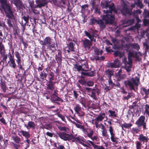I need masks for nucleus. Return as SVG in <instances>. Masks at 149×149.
<instances>
[{
  "label": "nucleus",
  "instance_id": "obj_64",
  "mask_svg": "<svg viewBox=\"0 0 149 149\" xmlns=\"http://www.w3.org/2000/svg\"><path fill=\"white\" fill-rule=\"evenodd\" d=\"M108 67L115 68H116L114 63H108Z\"/></svg>",
  "mask_w": 149,
  "mask_h": 149
},
{
  "label": "nucleus",
  "instance_id": "obj_46",
  "mask_svg": "<svg viewBox=\"0 0 149 149\" xmlns=\"http://www.w3.org/2000/svg\"><path fill=\"white\" fill-rule=\"evenodd\" d=\"M14 4L16 7L22 6V3L20 0H14Z\"/></svg>",
  "mask_w": 149,
  "mask_h": 149
},
{
  "label": "nucleus",
  "instance_id": "obj_32",
  "mask_svg": "<svg viewBox=\"0 0 149 149\" xmlns=\"http://www.w3.org/2000/svg\"><path fill=\"white\" fill-rule=\"evenodd\" d=\"M20 133H21L22 135L26 139H29L30 136V134L28 132L24 131L23 130H21L19 132Z\"/></svg>",
  "mask_w": 149,
  "mask_h": 149
},
{
  "label": "nucleus",
  "instance_id": "obj_3",
  "mask_svg": "<svg viewBox=\"0 0 149 149\" xmlns=\"http://www.w3.org/2000/svg\"><path fill=\"white\" fill-rule=\"evenodd\" d=\"M110 3V1L108 0H102L101 3L100 5L103 8L107 9L109 8V9L105 10H104V12L106 11V13H110L112 14V12H113L115 13H116L117 11L116 9L114 7V4L113 3Z\"/></svg>",
  "mask_w": 149,
  "mask_h": 149
},
{
  "label": "nucleus",
  "instance_id": "obj_33",
  "mask_svg": "<svg viewBox=\"0 0 149 149\" xmlns=\"http://www.w3.org/2000/svg\"><path fill=\"white\" fill-rule=\"evenodd\" d=\"M74 68L77 69V71L79 72L81 70L84 71H88V70L84 69L81 65L75 64L74 65Z\"/></svg>",
  "mask_w": 149,
  "mask_h": 149
},
{
  "label": "nucleus",
  "instance_id": "obj_54",
  "mask_svg": "<svg viewBox=\"0 0 149 149\" xmlns=\"http://www.w3.org/2000/svg\"><path fill=\"white\" fill-rule=\"evenodd\" d=\"M108 82L109 85L111 86V88H113L115 84L113 82L111 78L109 79Z\"/></svg>",
  "mask_w": 149,
  "mask_h": 149
},
{
  "label": "nucleus",
  "instance_id": "obj_20",
  "mask_svg": "<svg viewBox=\"0 0 149 149\" xmlns=\"http://www.w3.org/2000/svg\"><path fill=\"white\" fill-rule=\"evenodd\" d=\"M91 97H92L95 100H97V98L96 97V94L97 95H99V91L98 89H93L92 91H91Z\"/></svg>",
  "mask_w": 149,
  "mask_h": 149
},
{
  "label": "nucleus",
  "instance_id": "obj_44",
  "mask_svg": "<svg viewBox=\"0 0 149 149\" xmlns=\"http://www.w3.org/2000/svg\"><path fill=\"white\" fill-rule=\"evenodd\" d=\"M141 128L140 127H133L132 129V132L133 133L137 134L139 133L141 131Z\"/></svg>",
  "mask_w": 149,
  "mask_h": 149
},
{
  "label": "nucleus",
  "instance_id": "obj_2",
  "mask_svg": "<svg viewBox=\"0 0 149 149\" xmlns=\"http://www.w3.org/2000/svg\"><path fill=\"white\" fill-rule=\"evenodd\" d=\"M48 75L50 77H49L48 83L46 85L47 90L45 93V94H51L52 93V91L55 89L54 84L56 83L55 81H52L54 77L53 72H51L48 74Z\"/></svg>",
  "mask_w": 149,
  "mask_h": 149
},
{
  "label": "nucleus",
  "instance_id": "obj_47",
  "mask_svg": "<svg viewBox=\"0 0 149 149\" xmlns=\"http://www.w3.org/2000/svg\"><path fill=\"white\" fill-rule=\"evenodd\" d=\"M114 63L115 65L116 66V68L120 67L121 65V64L120 61L117 58H116L115 60Z\"/></svg>",
  "mask_w": 149,
  "mask_h": 149
},
{
  "label": "nucleus",
  "instance_id": "obj_8",
  "mask_svg": "<svg viewBox=\"0 0 149 149\" xmlns=\"http://www.w3.org/2000/svg\"><path fill=\"white\" fill-rule=\"evenodd\" d=\"M15 56L16 58V61L18 67L20 70H24V68L23 67V66L24 65V62L22 61L20 55L18 52H15Z\"/></svg>",
  "mask_w": 149,
  "mask_h": 149
},
{
  "label": "nucleus",
  "instance_id": "obj_49",
  "mask_svg": "<svg viewBox=\"0 0 149 149\" xmlns=\"http://www.w3.org/2000/svg\"><path fill=\"white\" fill-rule=\"evenodd\" d=\"M135 20L134 19H129L126 21V23L129 26L131 25L134 23Z\"/></svg>",
  "mask_w": 149,
  "mask_h": 149
},
{
  "label": "nucleus",
  "instance_id": "obj_28",
  "mask_svg": "<svg viewBox=\"0 0 149 149\" xmlns=\"http://www.w3.org/2000/svg\"><path fill=\"white\" fill-rule=\"evenodd\" d=\"M8 63L9 66L11 68L14 69L16 68L17 65L14 59H10V60H9L8 61Z\"/></svg>",
  "mask_w": 149,
  "mask_h": 149
},
{
  "label": "nucleus",
  "instance_id": "obj_10",
  "mask_svg": "<svg viewBox=\"0 0 149 149\" xmlns=\"http://www.w3.org/2000/svg\"><path fill=\"white\" fill-rule=\"evenodd\" d=\"M58 136L62 139L64 141H70L71 137L72 136V134H69L65 132H61L57 133Z\"/></svg>",
  "mask_w": 149,
  "mask_h": 149
},
{
  "label": "nucleus",
  "instance_id": "obj_13",
  "mask_svg": "<svg viewBox=\"0 0 149 149\" xmlns=\"http://www.w3.org/2000/svg\"><path fill=\"white\" fill-rule=\"evenodd\" d=\"M106 115L105 113H102L99 114L95 119V124L96 127H97L98 123L102 121L105 117Z\"/></svg>",
  "mask_w": 149,
  "mask_h": 149
},
{
  "label": "nucleus",
  "instance_id": "obj_43",
  "mask_svg": "<svg viewBox=\"0 0 149 149\" xmlns=\"http://www.w3.org/2000/svg\"><path fill=\"white\" fill-rule=\"evenodd\" d=\"M12 138L13 140L15 141L16 143H18L19 142L21 141L20 138L17 136H13Z\"/></svg>",
  "mask_w": 149,
  "mask_h": 149
},
{
  "label": "nucleus",
  "instance_id": "obj_15",
  "mask_svg": "<svg viewBox=\"0 0 149 149\" xmlns=\"http://www.w3.org/2000/svg\"><path fill=\"white\" fill-rule=\"evenodd\" d=\"M62 52L60 50H58L57 53L56 54L55 58L58 65L62 63Z\"/></svg>",
  "mask_w": 149,
  "mask_h": 149
},
{
  "label": "nucleus",
  "instance_id": "obj_41",
  "mask_svg": "<svg viewBox=\"0 0 149 149\" xmlns=\"http://www.w3.org/2000/svg\"><path fill=\"white\" fill-rule=\"evenodd\" d=\"M58 128L61 131H64L68 132L69 131V129L68 127H65L59 125L58 126Z\"/></svg>",
  "mask_w": 149,
  "mask_h": 149
},
{
  "label": "nucleus",
  "instance_id": "obj_60",
  "mask_svg": "<svg viewBox=\"0 0 149 149\" xmlns=\"http://www.w3.org/2000/svg\"><path fill=\"white\" fill-rule=\"evenodd\" d=\"M144 47L145 49V53H147L149 50V46L146 43H143Z\"/></svg>",
  "mask_w": 149,
  "mask_h": 149
},
{
  "label": "nucleus",
  "instance_id": "obj_23",
  "mask_svg": "<svg viewBox=\"0 0 149 149\" xmlns=\"http://www.w3.org/2000/svg\"><path fill=\"white\" fill-rule=\"evenodd\" d=\"M130 80L132 82L134 85L138 86L139 85L138 83L140 81V78L137 76H136L135 78L132 77L130 79Z\"/></svg>",
  "mask_w": 149,
  "mask_h": 149
},
{
  "label": "nucleus",
  "instance_id": "obj_5",
  "mask_svg": "<svg viewBox=\"0 0 149 149\" xmlns=\"http://www.w3.org/2000/svg\"><path fill=\"white\" fill-rule=\"evenodd\" d=\"M127 6L126 3L123 1V3L121 5L122 8L121 12L123 15L125 16H126L127 14L131 15L132 14V9L127 7Z\"/></svg>",
  "mask_w": 149,
  "mask_h": 149
},
{
  "label": "nucleus",
  "instance_id": "obj_40",
  "mask_svg": "<svg viewBox=\"0 0 149 149\" xmlns=\"http://www.w3.org/2000/svg\"><path fill=\"white\" fill-rule=\"evenodd\" d=\"M74 110L76 113L82 110L79 104H77L75 105L74 108Z\"/></svg>",
  "mask_w": 149,
  "mask_h": 149
},
{
  "label": "nucleus",
  "instance_id": "obj_12",
  "mask_svg": "<svg viewBox=\"0 0 149 149\" xmlns=\"http://www.w3.org/2000/svg\"><path fill=\"white\" fill-rule=\"evenodd\" d=\"M95 55L94 58L92 59L93 60H95L96 61H99L100 60V57L98 56L99 55H101L103 53V51L102 50H100L99 49L96 48L94 49Z\"/></svg>",
  "mask_w": 149,
  "mask_h": 149
},
{
  "label": "nucleus",
  "instance_id": "obj_24",
  "mask_svg": "<svg viewBox=\"0 0 149 149\" xmlns=\"http://www.w3.org/2000/svg\"><path fill=\"white\" fill-rule=\"evenodd\" d=\"M72 137L76 139V142H78L81 144L82 142H85L86 141V140L83 137L80 136L75 137L72 134Z\"/></svg>",
  "mask_w": 149,
  "mask_h": 149
},
{
  "label": "nucleus",
  "instance_id": "obj_14",
  "mask_svg": "<svg viewBox=\"0 0 149 149\" xmlns=\"http://www.w3.org/2000/svg\"><path fill=\"white\" fill-rule=\"evenodd\" d=\"M83 42V45L84 48L86 49H89L92 45V42L88 39L85 38L84 40H82Z\"/></svg>",
  "mask_w": 149,
  "mask_h": 149
},
{
  "label": "nucleus",
  "instance_id": "obj_25",
  "mask_svg": "<svg viewBox=\"0 0 149 149\" xmlns=\"http://www.w3.org/2000/svg\"><path fill=\"white\" fill-rule=\"evenodd\" d=\"M0 85L1 88L4 93H5L8 88L6 86V82L5 81L1 80L0 83Z\"/></svg>",
  "mask_w": 149,
  "mask_h": 149
},
{
  "label": "nucleus",
  "instance_id": "obj_37",
  "mask_svg": "<svg viewBox=\"0 0 149 149\" xmlns=\"http://www.w3.org/2000/svg\"><path fill=\"white\" fill-rule=\"evenodd\" d=\"M105 73L109 79L111 78V76L113 75V71L109 69H108L106 71Z\"/></svg>",
  "mask_w": 149,
  "mask_h": 149
},
{
  "label": "nucleus",
  "instance_id": "obj_4",
  "mask_svg": "<svg viewBox=\"0 0 149 149\" xmlns=\"http://www.w3.org/2000/svg\"><path fill=\"white\" fill-rule=\"evenodd\" d=\"M52 40V39L49 37H47L43 40H40L39 43L43 46H47L48 49L51 50L52 52H54L56 50L55 44Z\"/></svg>",
  "mask_w": 149,
  "mask_h": 149
},
{
  "label": "nucleus",
  "instance_id": "obj_45",
  "mask_svg": "<svg viewBox=\"0 0 149 149\" xmlns=\"http://www.w3.org/2000/svg\"><path fill=\"white\" fill-rule=\"evenodd\" d=\"M130 45L133 48L136 49L137 51L139 50L140 49V46L137 43L131 44Z\"/></svg>",
  "mask_w": 149,
  "mask_h": 149
},
{
  "label": "nucleus",
  "instance_id": "obj_18",
  "mask_svg": "<svg viewBox=\"0 0 149 149\" xmlns=\"http://www.w3.org/2000/svg\"><path fill=\"white\" fill-rule=\"evenodd\" d=\"M138 139L140 141V142H142L144 143L145 142L147 143L148 141V138L145 136H144L143 134H141L139 136Z\"/></svg>",
  "mask_w": 149,
  "mask_h": 149
},
{
  "label": "nucleus",
  "instance_id": "obj_35",
  "mask_svg": "<svg viewBox=\"0 0 149 149\" xmlns=\"http://www.w3.org/2000/svg\"><path fill=\"white\" fill-rule=\"evenodd\" d=\"M145 111L144 113L146 114V117H149V105L148 104H146L144 107Z\"/></svg>",
  "mask_w": 149,
  "mask_h": 149
},
{
  "label": "nucleus",
  "instance_id": "obj_16",
  "mask_svg": "<svg viewBox=\"0 0 149 149\" xmlns=\"http://www.w3.org/2000/svg\"><path fill=\"white\" fill-rule=\"evenodd\" d=\"M124 83L126 87H129L131 90H135L134 86L132 81L130 80V79L125 81Z\"/></svg>",
  "mask_w": 149,
  "mask_h": 149
},
{
  "label": "nucleus",
  "instance_id": "obj_59",
  "mask_svg": "<svg viewBox=\"0 0 149 149\" xmlns=\"http://www.w3.org/2000/svg\"><path fill=\"white\" fill-rule=\"evenodd\" d=\"M141 144L139 141L136 142V149H141Z\"/></svg>",
  "mask_w": 149,
  "mask_h": 149
},
{
  "label": "nucleus",
  "instance_id": "obj_61",
  "mask_svg": "<svg viewBox=\"0 0 149 149\" xmlns=\"http://www.w3.org/2000/svg\"><path fill=\"white\" fill-rule=\"evenodd\" d=\"M78 82L82 85L86 84V81L85 80V79H79L78 80Z\"/></svg>",
  "mask_w": 149,
  "mask_h": 149
},
{
  "label": "nucleus",
  "instance_id": "obj_39",
  "mask_svg": "<svg viewBox=\"0 0 149 149\" xmlns=\"http://www.w3.org/2000/svg\"><path fill=\"white\" fill-rule=\"evenodd\" d=\"M143 15L144 18H149V10L145 9L143 13Z\"/></svg>",
  "mask_w": 149,
  "mask_h": 149
},
{
  "label": "nucleus",
  "instance_id": "obj_19",
  "mask_svg": "<svg viewBox=\"0 0 149 149\" xmlns=\"http://www.w3.org/2000/svg\"><path fill=\"white\" fill-rule=\"evenodd\" d=\"M141 94L143 95L144 94L145 95V97H149V88L146 89L144 87H142L141 88Z\"/></svg>",
  "mask_w": 149,
  "mask_h": 149
},
{
  "label": "nucleus",
  "instance_id": "obj_50",
  "mask_svg": "<svg viewBox=\"0 0 149 149\" xmlns=\"http://www.w3.org/2000/svg\"><path fill=\"white\" fill-rule=\"evenodd\" d=\"M86 132L84 131L83 132L85 134H86L87 136L91 138H92V136H93V131H91L89 133H88L86 129Z\"/></svg>",
  "mask_w": 149,
  "mask_h": 149
},
{
  "label": "nucleus",
  "instance_id": "obj_34",
  "mask_svg": "<svg viewBox=\"0 0 149 149\" xmlns=\"http://www.w3.org/2000/svg\"><path fill=\"white\" fill-rule=\"evenodd\" d=\"M132 126V125L131 123H126L123 124H121L120 125V126L121 127L122 130L124 131H125V130L124 129V127L125 128H128Z\"/></svg>",
  "mask_w": 149,
  "mask_h": 149
},
{
  "label": "nucleus",
  "instance_id": "obj_30",
  "mask_svg": "<svg viewBox=\"0 0 149 149\" xmlns=\"http://www.w3.org/2000/svg\"><path fill=\"white\" fill-rule=\"evenodd\" d=\"M75 44L72 42H70L68 43V44L67 45V47L68 49H69L71 51V52H73L75 51Z\"/></svg>",
  "mask_w": 149,
  "mask_h": 149
},
{
  "label": "nucleus",
  "instance_id": "obj_51",
  "mask_svg": "<svg viewBox=\"0 0 149 149\" xmlns=\"http://www.w3.org/2000/svg\"><path fill=\"white\" fill-rule=\"evenodd\" d=\"M123 63L124 64L125 66H126L127 65H132V64H130L129 63V61H127L126 58L124 57L122 59Z\"/></svg>",
  "mask_w": 149,
  "mask_h": 149
},
{
  "label": "nucleus",
  "instance_id": "obj_48",
  "mask_svg": "<svg viewBox=\"0 0 149 149\" xmlns=\"http://www.w3.org/2000/svg\"><path fill=\"white\" fill-rule=\"evenodd\" d=\"M90 24L92 25H94L96 23H97H97L98 21V20H97L94 18H91L90 19Z\"/></svg>",
  "mask_w": 149,
  "mask_h": 149
},
{
  "label": "nucleus",
  "instance_id": "obj_17",
  "mask_svg": "<svg viewBox=\"0 0 149 149\" xmlns=\"http://www.w3.org/2000/svg\"><path fill=\"white\" fill-rule=\"evenodd\" d=\"M104 20L102 19L98 20L97 24H98L100 29L103 30L106 27V25L107 24L106 22H104Z\"/></svg>",
  "mask_w": 149,
  "mask_h": 149
},
{
  "label": "nucleus",
  "instance_id": "obj_57",
  "mask_svg": "<svg viewBox=\"0 0 149 149\" xmlns=\"http://www.w3.org/2000/svg\"><path fill=\"white\" fill-rule=\"evenodd\" d=\"M9 19L8 18L7 19V24L8 25V26L9 27H13V25L12 23V22L10 19Z\"/></svg>",
  "mask_w": 149,
  "mask_h": 149
},
{
  "label": "nucleus",
  "instance_id": "obj_56",
  "mask_svg": "<svg viewBox=\"0 0 149 149\" xmlns=\"http://www.w3.org/2000/svg\"><path fill=\"white\" fill-rule=\"evenodd\" d=\"M102 132L103 136L105 138H108L109 137V136L107 134V132L106 130H102Z\"/></svg>",
  "mask_w": 149,
  "mask_h": 149
},
{
  "label": "nucleus",
  "instance_id": "obj_58",
  "mask_svg": "<svg viewBox=\"0 0 149 149\" xmlns=\"http://www.w3.org/2000/svg\"><path fill=\"white\" fill-rule=\"evenodd\" d=\"M30 17L29 15H28L27 16H23L22 18L23 19L25 22H26V23L29 22V18Z\"/></svg>",
  "mask_w": 149,
  "mask_h": 149
},
{
  "label": "nucleus",
  "instance_id": "obj_53",
  "mask_svg": "<svg viewBox=\"0 0 149 149\" xmlns=\"http://www.w3.org/2000/svg\"><path fill=\"white\" fill-rule=\"evenodd\" d=\"M5 49L4 46L3 45H0V53L2 56L4 54L5 52Z\"/></svg>",
  "mask_w": 149,
  "mask_h": 149
},
{
  "label": "nucleus",
  "instance_id": "obj_11",
  "mask_svg": "<svg viewBox=\"0 0 149 149\" xmlns=\"http://www.w3.org/2000/svg\"><path fill=\"white\" fill-rule=\"evenodd\" d=\"M109 131L111 135L110 139L111 141L115 144H117L118 143V141L117 140L118 139V138L115 137V134L113 131V127L112 126L109 127Z\"/></svg>",
  "mask_w": 149,
  "mask_h": 149
},
{
  "label": "nucleus",
  "instance_id": "obj_7",
  "mask_svg": "<svg viewBox=\"0 0 149 149\" xmlns=\"http://www.w3.org/2000/svg\"><path fill=\"white\" fill-rule=\"evenodd\" d=\"M102 19L107 24L112 25L115 20V18L113 15L107 14L102 16Z\"/></svg>",
  "mask_w": 149,
  "mask_h": 149
},
{
  "label": "nucleus",
  "instance_id": "obj_55",
  "mask_svg": "<svg viewBox=\"0 0 149 149\" xmlns=\"http://www.w3.org/2000/svg\"><path fill=\"white\" fill-rule=\"evenodd\" d=\"M67 41L68 42H72V41H73L75 43H76L77 42V39L75 37L72 38H69L68 39Z\"/></svg>",
  "mask_w": 149,
  "mask_h": 149
},
{
  "label": "nucleus",
  "instance_id": "obj_9",
  "mask_svg": "<svg viewBox=\"0 0 149 149\" xmlns=\"http://www.w3.org/2000/svg\"><path fill=\"white\" fill-rule=\"evenodd\" d=\"M49 95H50V100L52 102L56 103L59 105L60 104L58 102H64L63 100L62 99L57 95H55L54 94H52V93L51 94Z\"/></svg>",
  "mask_w": 149,
  "mask_h": 149
},
{
  "label": "nucleus",
  "instance_id": "obj_26",
  "mask_svg": "<svg viewBox=\"0 0 149 149\" xmlns=\"http://www.w3.org/2000/svg\"><path fill=\"white\" fill-rule=\"evenodd\" d=\"M142 56V54L140 52H136L135 53L134 58H135V60L136 61L139 62L141 61V58L140 57Z\"/></svg>",
  "mask_w": 149,
  "mask_h": 149
},
{
  "label": "nucleus",
  "instance_id": "obj_21",
  "mask_svg": "<svg viewBox=\"0 0 149 149\" xmlns=\"http://www.w3.org/2000/svg\"><path fill=\"white\" fill-rule=\"evenodd\" d=\"M36 2L37 6L40 8L44 6L47 4L46 0H37Z\"/></svg>",
  "mask_w": 149,
  "mask_h": 149
},
{
  "label": "nucleus",
  "instance_id": "obj_22",
  "mask_svg": "<svg viewBox=\"0 0 149 149\" xmlns=\"http://www.w3.org/2000/svg\"><path fill=\"white\" fill-rule=\"evenodd\" d=\"M35 123L32 121H29L28 122L27 125H26V128L28 129H32L33 130L34 129L36 128Z\"/></svg>",
  "mask_w": 149,
  "mask_h": 149
},
{
  "label": "nucleus",
  "instance_id": "obj_63",
  "mask_svg": "<svg viewBox=\"0 0 149 149\" xmlns=\"http://www.w3.org/2000/svg\"><path fill=\"white\" fill-rule=\"evenodd\" d=\"M139 107V106L137 104V102H135L133 103L132 105L130 106L129 108L130 109H132L134 108V107Z\"/></svg>",
  "mask_w": 149,
  "mask_h": 149
},
{
  "label": "nucleus",
  "instance_id": "obj_38",
  "mask_svg": "<svg viewBox=\"0 0 149 149\" xmlns=\"http://www.w3.org/2000/svg\"><path fill=\"white\" fill-rule=\"evenodd\" d=\"M108 112L109 113V116L111 117L115 118L117 117V114L115 111L110 110L108 111Z\"/></svg>",
  "mask_w": 149,
  "mask_h": 149
},
{
  "label": "nucleus",
  "instance_id": "obj_1",
  "mask_svg": "<svg viewBox=\"0 0 149 149\" xmlns=\"http://www.w3.org/2000/svg\"><path fill=\"white\" fill-rule=\"evenodd\" d=\"M1 7L3 10L6 17L9 19H13L14 15L10 5L7 3L6 0H1Z\"/></svg>",
  "mask_w": 149,
  "mask_h": 149
},
{
  "label": "nucleus",
  "instance_id": "obj_27",
  "mask_svg": "<svg viewBox=\"0 0 149 149\" xmlns=\"http://www.w3.org/2000/svg\"><path fill=\"white\" fill-rule=\"evenodd\" d=\"M134 55L135 54H134L133 53L129 51L128 53V58L129 63L130 64L132 63V58H134Z\"/></svg>",
  "mask_w": 149,
  "mask_h": 149
},
{
  "label": "nucleus",
  "instance_id": "obj_36",
  "mask_svg": "<svg viewBox=\"0 0 149 149\" xmlns=\"http://www.w3.org/2000/svg\"><path fill=\"white\" fill-rule=\"evenodd\" d=\"M84 32L86 36H87L90 39V41L91 42L92 41L96 42V39L94 38H93V37H91V34L89 33L86 31H84Z\"/></svg>",
  "mask_w": 149,
  "mask_h": 149
},
{
  "label": "nucleus",
  "instance_id": "obj_29",
  "mask_svg": "<svg viewBox=\"0 0 149 149\" xmlns=\"http://www.w3.org/2000/svg\"><path fill=\"white\" fill-rule=\"evenodd\" d=\"M47 75V74L42 72L40 74V78L37 77V80L38 81H40L41 80L43 81L44 80L46 79Z\"/></svg>",
  "mask_w": 149,
  "mask_h": 149
},
{
  "label": "nucleus",
  "instance_id": "obj_62",
  "mask_svg": "<svg viewBox=\"0 0 149 149\" xmlns=\"http://www.w3.org/2000/svg\"><path fill=\"white\" fill-rule=\"evenodd\" d=\"M143 22L144 25L146 26L149 25V19L144 18L143 20Z\"/></svg>",
  "mask_w": 149,
  "mask_h": 149
},
{
  "label": "nucleus",
  "instance_id": "obj_52",
  "mask_svg": "<svg viewBox=\"0 0 149 149\" xmlns=\"http://www.w3.org/2000/svg\"><path fill=\"white\" fill-rule=\"evenodd\" d=\"M56 115L58 117L60 118L64 122H65V123H66V121L65 119V117L64 116H63L61 114L59 113V112L57 113L56 114Z\"/></svg>",
  "mask_w": 149,
  "mask_h": 149
},
{
  "label": "nucleus",
  "instance_id": "obj_6",
  "mask_svg": "<svg viewBox=\"0 0 149 149\" xmlns=\"http://www.w3.org/2000/svg\"><path fill=\"white\" fill-rule=\"evenodd\" d=\"M145 117L143 116H141L135 122V124L138 127H143V130L146 129V123L145 121Z\"/></svg>",
  "mask_w": 149,
  "mask_h": 149
},
{
  "label": "nucleus",
  "instance_id": "obj_42",
  "mask_svg": "<svg viewBox=\"0 0 149 149\" xmlns=\"http://www.w3.org/2000/svg\"><path fill=\"white\" fill-rule=\"evenodd\" d=\"M8 91H10L8 94L9 95H11L15 93L16 90V89L14 87H10L9 88V89H8Z\"/></svg>",
  "mask_w": 149,
  "mask_h": 149
},
{
  "label": "nucleus",
  "instance_id": "obj_31",
  "mask_svg": "<svg viewBox=\"0 0 149 149\" xmlns=\"http://www.w3.org/2000/svg\"><path fill=\"white\" fill-rule=\"evenodd\" d=\"M70 122L73 124H74L78 128L81 129L83 132L84 131L86 132V129L84 127L83 125H81L79 124H77L75 122L72 121L71 120H70Z\"/></svg>",
  "mask_w": 149,
  "mask_h": 149
}]
</instances>
